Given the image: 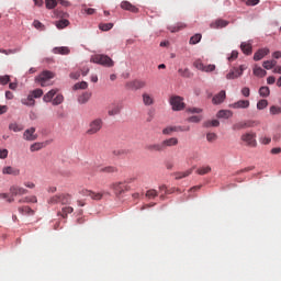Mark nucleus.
I'll list each match as a JSON object with an SVG mask.
<instances>
[{
    "label": "nucleus",
    "instance_id": "f257e3e1",
    "mask_svg": "<svg viewBox=\"0 0 281 281\" xmlns=\"http://www.w3.org/2000/svg\"><path fill=\"white\" fill-rule=\"evenodd\" d=\"M53 78H56V74L49 70L42 71L37 77H35V82H38L41 87H49L52 82H49Z\"/></svg>",
    "mask_w": 281,
    "mask_h": 281
},
{
    "label": "nucleus",
    "instance_id": "f03ea898",
    "mask_svg": "<svg viewBox=\"0 0 281 281\" xmlns=\"http://www.w3.org/2000/svg\"><path fill=\"white\" fill-rule=\"evenodd\" d=\"M91 63H94L95 65H102L103 67H113L115 65V61L109 55L103 54H97L91 57Z\"/></svg>",
    "mask_w": 281,
    "mask_h": 281
},
{
    "label": "nucleus",
    "instance_id": "7ed1b4c3",
    "mask_svg": "<svg viewBox=\"0 0 281 281\" xmlns=\"http://www.w3.org/2000/svg\"><path fill=\"white\" fill-rule=\"evenodd\" d=\"M103 124L104 123L102 122V119H94L93 121H91L89 123L86 134L98 135V133H100V131H102Z\"/></svg>",
    "mask_w": 281,
    "mask_h": 281
},
{
    "label": "nucleus",
    "instance_id": "20e7f679",
    "mask_svg": "<svg viewBox=\"0 0 281 281\" xmlns=\"http://www.w3.org/2000/svg\"><path fill=\"white\" fill-rule=\"evenodd\" d=\"M241 142L249 146L250 148H256L258 146V142L256 140V133L247 132L240 136Z\"/></svg>",
    "mask_w": 281,
    "mask_h": 281
},
{
    "label": "nucleus",
    "instance_id": "39448f33",
    "mask_svg": "<svg viewBox=\"0 0 281 281\" xmlns=\"http://www.w3.org/2000/svg\"><path fill=\"white\" fill-rule=\"evenodd\" d=\"M145 87H146V81L142 79H134L125 83V88L128 89L130 91H139V89H145Z\"/></svg>",
    "mask_w": 281,
    "mask_h": 281
},
{
    "label": "nucleus",
    "instance_id": "423d86ee",
    "mask_svg": "<svg viewBox=\"0 0 281 281\" xmlns=\"http://www.w3.org/2000/svg\"><path fill=\"white\" fill-rule=\"evenodd\" d=\"M169 102L173 111H183V109H186V103L183 102V98L179 95L171 97Z\"/></svg>",
    "mask_w": 281,
    "mask_h": 281
},
{
    "label": "nucleus",
    "instance_id": "0eeeda50",
    "mask_svg": "<svg viewBox=\"0 0 281 281\" xmlns=\"http://www.w3.org/2000/svg\"><path fill=\"white\" fill-rule=\"evenodd\" d=\"M245 69H247L245 65L239 66V68L235 67L231 69L229 72L226 75V80H236V78H240Z\"/></svg>",
    "mask_w": 281,
    "mask_h": 281
},
{
    "label": "nucleus",
    "instance_id": "6e6552de",
    "mask_svg": "<svg viewBox=\"0 0 281 281\" xmlns=\"http://www.w3.org/2000/svg\"><path fill=\"white\" fill-rule=\"evenodd\" d=\"M111 190H113L114 194L116 196H120V194H124L126 190H128V187L125 182H114L110 186Z\"/></svg>",
    "mask_w": 281,
    "mask_h": 281
},
{
    "label": "nucleus",
    "instance_id": "1a4fd4ad",
    "mask_svg": "<svg viewBox=\"0 0 281 281\" xmlns=\"http://www.w3.org/2000/svg\"><path fill=\"white\" fill-rule=\"evenodd\" d=\"M190 131V126H168L162 130V135H172V133H183Z\"/></svg>",
    "mask_w": 281,
    "mask_h": 281
},
{
    "label": "nucleus",
    "instance_id": "9d476101",
    "mask_svg": "<svg viewBox=\"0 0 281 281\" xmlns=\"http://www.w3.org/2000/svg\"><path fill=\"white\" fill-rule=\"evenodd\" d=\"M229 25V21L217 19L211 22L210 27L211 30H223V27H227Z\"/></svg>",
    "mask_w": 281,
    "mask_h": 281
},
{
    "label": "nucleus",
    "instance_id": "9b49d317",
    "mask_svg": "<svg viewBox=\"0 0 281 281\" xmlns=\"http://www.w3.org/2000/svg\"><path fill=\"white\" fill-rule=\"evenodd\" d=\"M161 144H162V150H167L168 148H172V146H178L179 138L177 137L166 138L165 140L161 142Z\"/></svg>",
    "mask_w": 281,
    "mask_h": 281
},
{
    "label": "nucleus",
    "instance_id": "f8f14e48",
    "mask_svg": "<svg viewBox=\"0 0 281 281\" xmlns=\"http://www.w3.org/2000/svg\"><path fill=\"white\" fill-rule=\"evenodd\" d=\"M10 193L12 196H23V194H27V189L20 186H12L10 188Z\"/></svg>",
    "mask_w": 281,
    "mask_h": 281
},
{
    "label": "nucleus",
    "instance_id": "ddd939ff",
    "mask_svg": "<svg viewBox=\"0 0 281 281\" xmlns=\"http://www.w3.org/2000/svg\"><path fill=\"white\" fill-rule=\"evenodd\" d=\"M80 194L82 196H91L93 199V201H100V200H102V196H104V194H102V193H95V192L87 190V189L81 190Z\"/></svg>",
    "mask_w": 281,
    "mask_h": 281
},
{
    "label": "nucleus",
    "instance_id": "4468645a",
    "mask_svg": "<svg viewBox=\"0 0 281 281\" xmlns=\"http://www.w3.org/2000/svg\"><path fill=\"white\" fill-rule=\"evenodd\" d=\"M2 175H11L12 177H19L21 175V170L16 167L7 166L2 168Z\"/></svg>",
    "mask_w": 281,
    "mask_h": 281
},
{
    "label": "nucleus",
    "instance_id": "2eb2a0df",
    "mask_svg": "<svg viewBox=\"0 0 281 281\" xmlns=\"http://www.w3.org/2000/svg\"><path fill=\"white\" fill-rule=\"evenodd\" d=\"M146 150L149 153H164V145L162 143H154L146 145Z\"/></svg>",
    "mask_w": 281,
    "mask_h": 281
},
{
    "label": "nucleus",
    "instance_id": "dca6fc26",
    "mask_svg": "<svg viewBox=\"0 0 281 281\" xmlns=\"http://www.w3.org/2000/svg\"><path fill=\"white\" fill-rule=\"evenodd\" d=\"M121 8L122 10H126L127 12H133V14H137V12H139V9L128 1H122Z\"/></svg>",
    "mask_w": 281,
    "mask_h": 281
},
{
    "label": "nucleus",
    "instance_id": "f3484780",
    "mask_svg": "<svg viewBox=\"0 0 281 281\" xmlns=\"http://www.w3.org/2000/svg\"><path fill=\"white\" fill-rule=\"evenodd\" d=\"M254 126V122H238L233 125V131H243L244 128H251Z\"/></svg>",
    "mask_w": 281,
    "mask_h": 281
},
{
    "label": "nucleus",
    "instance_id": "a211bd4d",
    "mask_svg": "<svg viewBox=\"0 0 281 281\" xmlns=\"http://www.w3.org/2000/svg\"><path fill=\"white\" fill-rule=\"evenodd\" d=\"M142 98H143V104L145 106H153V104H155V97H153V94L148 92H144L142 94Z\"/></svg>",
    "mask_w": 281,
    "mask_h": 281
},
{
    "label": "nucleus",
    "instance_id": "6ab92c4d",
    "mask_svg": "<svg viewBox=\"0 0 281 281\" xmlns=\"http://www.w3.org/2000/svg\"><path fill=\"white\" fill-rule=\"evenodd\" d=\"M249 100H239L235 103L229 104L231 109H249Z\"/></svg>",
    "mask_w": 281,
    "mask_h": 281
},
{
    "label": "nucleus",
    "instance_id": "aec40b11",
    "mask_svg": "<svg viewBox=\"0 0 281 281\" xmlns=\"http://www.w3.org/2000/svg\"><path fill=\"white\" fill-rule=\"evenodd\" d=\"M34 133H36V128L34 127L26 130L23 134L24 139H26V142H34V139H36V135Z\"/></svg>",
    "mask_w": 281,
    "mask_h": 281
},
{
    "label": "nucleus",
    "instance_id": "412c9836",
    "mask_svg": "<svg viewBox=\"0 0 281 281\" xmlns=\"http://www.w3.org/2000/svg\"><path fill=\"white\" fill-rule=\"evenodd\" d=\"M226 93L224 90L220 91L216 95L213 97V104H223L225 102Z\"/></svg>",
    "mask_w": 281,
    "mask_h": 281
},
{
    "label": "nucleus",
    "instance_id": "4be33fe9",
    "mask_svg": "<svg viewBox=\"0 0 281 281\" xmlns=\"http://www.w3.org/2000/svg\"><path fill=\"white\" fill-rule=\"evenodd\" d=\"M269 52V48H260L258 52L255 53L254 60H262L265 56H268Z\"/></svg>",
    "mask_w": 281,
    "mask_h": 281
},
{
    "label": "nucleus",
    "instance_id": "5701e85b",
    "mask_svg": "<svg viewBox=\"0 0 281 281\" xmlns=\"http://www.w3.org/2000/svg\"><path fill=\"white\" fill-rule=\"evenodd\" d=\"M58 93V88L49 90L46 94H44L43 100L44 102H53L54 95Z\"/></svg>",
    "mask_w": 281,
    "mask_h": 281
},
{
    "label": "nucleus",
    "instance_id": "b1692460",
    "mask_svg": "<svg viewBox=\"0 0 281 281\" xmlns=\"http://www.w3.org/2000/svg\"><path fill=\"white\" fill-rule=\"evenodd\" d=\"M53 52L54 54H60L61 56H68V54L71 53V50L67 46L55 47Z\"/></svg>",
    "mask_w": 281,
    "mask_h": 281
},
{
    "label": "nucleus",
    "instance_id": "393cba45",
    "mask_svg": "<svg viewBox=\"0 0 281 281\" xmlns=\"http://www.w3.org/2000/svg\"><path fill=\"white\" fill-rule=\"evenodd\" d=\"M233 115H234V112H232L231 110H220L217 112V117L224 119V120H229V117H232Z\"/></svg>",
    "mask_w": 281,
    "mask_h": 281
},
{
    "label": "nucleus",
    "instance_id": "a878e982",
    "mask_svg": "<svg viewBox=\"0 0 281 281\" xmlns=\"http://www.w3.org/2000/svg\"><path fill=\"white\" fill-rule=\"evenodd\" d=\"M193 171H194V168H191L183 172H176L173 173V177H176V180L186 179V177H190V175H192Z\"/></svg>",
    "mask_w": 281,
    "mask_h": 281
},
{
    "label": "nucleus",
    "instance_id": "bb28decb",
    "mask_svg": "<svg viewBox=\"0 0 281 281\" xmlns=\"http://www.w3.org/2000/svg\"><path fill=\"white\" fill-rule=\"evenodd\" d=\"M240 49L244 54H246V56L251 55V44L247 43V42H243L240 44Z\"/></svg>",
    "mask_w": 281,
    "mask_h": 281
},
{
    "label": "nucleus",
    "instance_id": "cd10ccee",
    "mask_svg": "<svg viewBox=\"0 0 281 281\" xmlns=\"http://www.w3.org/2000/svg\"><path fill=\"white\" fill-rule=\"evenodd\" d=\"M88 100H91V92H83L78 97L79 104H87Z\"/></svg>",
    "mask_w": 281,
    "mask_h": 281
},
{
    "label": "nucleus",
    "instance_id": "c85d7f7f",
    "mask_svg": "<svg viewBox=\"0 0 281 281\" xmlns=\"http://www.w3.org/2000/svg\"><path fill=\"white\" fill-rule=\"evenodd\" d=\"M23 125L19 123H10L9 124V131H13V133H21L23 131Z\"/></svg>",
    "mask_w": 281,
    "mask_h": 281
},
{
    "label": "nucleus",
    "instance_id": "c756f323",
    "mask_svg": "<svg viewBox=\"0 0 281 281\" xmlns=\"http://www.w3.org/2000/svg\"><path fill=\"white\" fill-rule=\"evenodd\" d=\"M22 104L25 106H34L36 104V101L34 100V97L29 94L26 99H22Z\"/></svg>",
    "mask_w": 281,
    "mask_h": 281
},
{
    "label": "nucleus",
    "instance_id": "7c9ffc66",
    "mask_svg": "<svg viewBox=\"0 0 281 281\" xmlns=\"http://www.w3.org/2000/svg\"><path fill=\"white\" fill-rule=\"evenodd\" d=\"M100 172H104L105 175H113V172H117V167L108 166L99 169Z\"/></svg>",
    "mask_w": 281,
    "mask_h": 281
},
{
    "label": "nucleus",
    "instance_id": "2f4dec72",
    "mask_svg": "<svg viewBox=\"0 0 281 281\" xmlns=\"http://www.w3.org/2000/svg\"><path fill=\"white\" fill-rule=\"evenodd\" d=\"M254 75L258 76L259 78H265V76H267V70L262 69V67L256 66L254 68Z\"/></svg>",
    "mask_w": 281,
    "mask_h": 281
},
{
    "label": "nucleus",
    "instance_id": "473e14b6",
    "mask_svg": "<svg viewBox=\"0 0 281 281\" xmlns=\"http://www.w3.org/2000/svg\"><path fill=\"white\" fill-rule=\"evenodd\" d=\"M210 172H212V167L210 166L200 167L196 170V175H200V176L210 175Z\"/></svg>",
    "mask_w": 281,
    "mask_h": 281
},
{
    "label": "nucleus",
    "instance_id": "72a5a7b5",
    "mask_svg": "<svg viewBox=\"0 0 281 281\" xmlns=\"http://www.w3.org/2000/svg\"><path fill=\"white\" fill-rule=\"evenodd\" d=\"M57 30H65V27L69 26V20H59L55 22Z\"/></svg>",
    "mask_w": 281,
    "mask_h": 281
},
{
    "label": "nucleus",
    "instance_id": "f704fd0d",
    "mask_svg": "<svg viewBox=\"0 0 281 281\" xmlns=\"http://www.w3.org/2000/svg\"><path fill=\"white\" fill-rule=\"evenodd\" d=\"M70 201L71 195L65 193L59 194V203H61V205H67V203H69Z\"/></svg>",
    "mask_w": 281,
    "mask_h": 281
},
{
    "label": "nucleus",
    "instance_id": "c9c22d12",
    "mask_svg": "<svg viewBox=\"0 0 281 281\" xmlns=\"http://www.w3.org/2000/svg\"><path fill=\"white\" fill-rule=\"evenodd\" d=\"M20 214H27L29 216L34 215V210H32L30 206H22L19 207Z\"/></svg>",
    "mask_w": 281,
    "mask_h": 281
},
{
    "label": "nucleus",
    "instance_id": "e433bc0d",
    "mask_svg": "<svg viewBox=\"0 0 281 281\" xmlns=\"http://www.w3.org/2000/svg\"><path fill=\"white\" fill-rule=\"evenodd\" d=\"M63 102H65V97H63V94H57L53 101H52V104L54 106H58V104H63Z\"/></svg>",
    "mask_w": 281,
    "mask_h": 281
},
{
    "label": "nucleus",
    "instance_id": "4c0bfd02",
    "mask_svg": "<svg viewBox=\"0 0 281 281\" xmlns=\"http://www.w3.org/2000/svg\"><path fill=\"white\" fill-rule=\"evenodd\" d=\"M276 65H278V61L272 59V60L263 61L262 67L265 69H273V67H276Z\"/></svg>",
    "mask_w": 281,
    "mask_h": 281
},
{
    "label": "nucleus",
    "instance_id": "58836bf2",
    "mask_svg": "<svg viewBox=\"0 0 281 281\" xmlns=\"http://www.w3.org/2000/svg\"><path fill=\"white\" fill-rule=\"evenodd\" d=\"M19 52H21V48H13V49L0 48V54H4L5 56H10L11 54H19Z\"/></svg>",
    "mask_w": 281,
    "mask_h": 281
},
{
    "label": "nucleus",
    "instance_id": "ea45409f",
    "mask_svg": "<svg viewBox=\"0 0 281 281\" xmlns=\"http://www.w3.org/2000/svg\"><path fill=\"white\" fill-rule=\"evenodd\" d=\"M89 88V83H87V81H81V82H77L74 86V91H78L80 89H88Z\"/></svg>",
    "mask_w": 281,
    "mask_h": 281
},
{
    "label": "nucleus",
    "instance_id": "a19ab883",
    "mask_svg": "<svg viewBox=\"0 0 281 281\" xmlns=\"http://www.w3.org/2000/svg\"><path fill=\"white\" fill-rule=\"evenodd\" d=\"M74 212V207H71V206H64L63 209H61V216H63V218H67V215H69V214H71Z\"/></svg>",
    "mask_w": 281,
    "mask_h": 281
},
{
    "label": "nucleus",
    "instance_id": "79ce46f5",
    "mask_svg": "<svg viewBox=\"0 0 281 281\" xmlns=\"http://www.w3.org/2000/svg\"><path fill=\"white\" fill-rule=\"evenodd\" d=\"M201 38H203V36L201 34L196 33L195 35H193L190 38L189 43H190V45H196V43H201Z\"/></svg>",
    "mask_w": 281,
    "mask_h": 281
},
{
    "label": "nucleus",
    "instance_id": "37998d69",
    "mask_svg": "<svg viewBox=\"0 0 281 281\" xmlns=\"http://www.w3.org/2000/svg\"><path fill=\"white\" fill-rule=\"evenodd\" d=\"M270 93L271 91L269 90V87H261L259 89V94L261 95V98H269Z\"/></svg>",
    "mask_w": 281,
    "mask_h": 281
},
{
    "label": "nucleus",
    "instance_id": "c03bdc74",
    "mask_svg": "<svg viewBox=\"0 0 281 281\" xmlns=\"http://www.w3.org/2000/svg\"><path fill=\"white\" fill-rule=\"evenodd\" d=\"M99 29L102 30V32H109V30H113V23H101L99 24Z\"/></svg>",
    "mask_w": 281,
    "mask_h": 281
},
{
    "label": "nucleus",
    "instance_id": "a18cd8bd",
    "mask_svg": "<svg viewBox=\"0 0 281 281\" xmlns=\"http://www.w3.org/2000/svg\"><path fill=\"white\" fill-rule=\"evenodd\" d=\"M178 74L180 75V76H182V78H190V76H192V74L190 72V69H188V68H180L179 70H178Z\"/></svg>",
    "mask_w": 281,
    "mask_h": 281
},
{
    "label": "nucleus",
    "instance_id": "49530a36",
    "mask_svg": "<svg viewBox=\"0 0 281 281\" xmlns=\"http://www.w3.org/2000/svg\"><path fill=\"white\" fill-rule=\"evenodd\" d=\"M47 10H54L58 5V0H45Z\"/></svg>",
    "mask_w": 281,
    "mask_h": 281
},
{
    "label": "nucleus",
    "instance_id": "de8ad7c7",
    "mask_svg": "<svg viewBox=\"0 0 281 281\" xmlns=\"http://www.w3.org/2000/svg\"><path fill=\"white\" fill-rule=\"evenodd\" d=\"M58 203H60L59 194L53 195V196L49 198V200H48V204H49V205H58Z\"/></svg>",
    "mask_w": 281,
    "mask_h": 281
},
{
    "label": "nucleus",
    "instance_id": "09e8293b",
    "mask_svg": "<svg viewBox=\"0 0 281 281\" xmlns=\"http://www.w3.org/2000/svg\"><path fill=\"white\" fill-rule=\"evenodd\" d=\"M269 105V102L265 99H261L260 101H258L257 103V109L259 111H262V109H267V106Z\"/></svg>",
    "mask_w": 281,
    "mask_h": 281
},
{
    "label": "nucleus",
    "instance_id": "8fccbe9b",
    "mask_svg": "<svg viewBox=\"0 0 281 281\" xmlns=\"http://www.w3.org/2000/svg\"><path fill=\"white\" fill-rule=\"evenodd\" d=\"M43 148V143L32 144L30 147L31 153H36Z\"/></svg>",
    "mask_w": 281,
    "mask_h": 281
},
{
    "label": "nucleus",
    "instance_id": "3c124183",
    "mask_svg": "<svg viewBox=\"0 0 281 281\" xmlns=\"http://www.w3.org/2000/svg\"><path fill=\"white\" fill-rule=\"evenodd\" d=\"M19 203H37V199L34 195L31 198L26 196V198L20 200Z\"/></svg>",
    "mask_w": 281,
    "mask_h": 281
},
{
    "label": "nucleus",
    "instance_id": "603ef678",
    "mask_svg": "<svg viewBox=\"0 0 281 281\" xmlns=\"http://www.w3.org/2000/svg\"><path fill=\"white\" fill-rule=\"evenodd\" d=\"M221 122H218V120H213V121H206L204 123L205 128H210V126H220Z\"/></svg>",
    "mask_w": 281,
    "mask_h": 281
},
{
    "label": "nucleus",
    "instance_id": "864d4df0",
    "mask_svg": "<svg viewBox=\"0 0 281 281\" xmlns=\"http://www.w3.org/2000/svg\"><path fill=\"white\" fill-rule=\"evenodd\" d=\"M33 26L35 27V30H41L42 32H45V24H42L38 20L33 21Z\"/></svg>",
    "mask_w": 281,
    "mask_h": 281
},
{
    "label": "nucleus",
    "instance_id": "5fc2aeb1",
    "mask_svg": "<svg viewBox=\"0 0 281 281\" xmlns=\"http://www.w3.org/2000/svg\"><path fill=\"white\" fill-rule=\"evenodd\" d=\"M193 66L195 67V69H199L200 71H203L205 69V65H203V61H201V59H196L193 63Z\"/></svg>",
    "mask_w": 281,
    "mask_h": 281
},
{
    "label": "nucleus",
    "instance_id": "6e6d98bb",
    "mask_svg": "<svg viewBox=\"0 0 281 281\" xmlns=\"http://www.w3.org/2000/svg\"><path fill=\"white\" fill-rule=\"evenodd\" d=\"M30 94L34 98H42L43 97V89H35L30 92Z\"/></svg>",
    "mask_w": 281,
    "mask_h": 281
},
{
    "label": "nucleus",
    "instance_id": "4d7b16f0",
    "mask_svg": "<svg viewBox=\"0 0 281 281\" xmlns=\"http://www.w3.org/2000/svg\"><path fill=\"white\" fill-rule=\"evenodd\" d=\"M122 111V106L115 105L112 110H109V115H119V113Z\"/></svg>",
    "mask_w": 281,
    "mask_h": 281
},
{
    "label": "nucleus",
    "instance_id": "13d9d810",
    "mask_svg": "<svg viewBox=\"0 0 281 281\" xmlns=\"http://www.w3.org/2000/svg\"><path fill=\"white\" fill-rule=\"evenodd\" d=\"M206 139L210 143L216 142V139H218V135H216V133H207L206 134Z\"/></svg>",
    "mask_w": 281,
    "mask_h": 281
},
{
    "label": "nucleus",
    "instance_id": "bf43d9fd",
    "mask_svg": "<svg viewBox=\"0 0 281 281\" xmlns=\"http://www.w3.org/2000/svg\"><path fill=\"white\" fill-rule=\"evenodd\" d=\"M147 199H155L158 196L157 190L150 189L146 192Z\"/></svg>",
    "mask_w": 281,
    "mask_h": 281
},
{
    "label": "nucleus",
    "instance_id": "052dcab7",
    "mask_svg": "<svg viewBox=\"0 0 281 281\" xmlns=\"http://www.w3.org/2000/svg\"><path fill=\"white\" fill-rule=\"evenodd\" d=\"M270 113H271V115H280V113H281V108H280V106L272 105V106L270 108Z\"/></svg>",
    "mask_w": 281,
    "mask_h": 281
},
{
    "label": "nucleus",
    "instance_id": "680f3d73",
    "mask_svg": "<svg viewBox=\"0 0 281 281\" xmlns=\"http://www.w3.org/2000/svg\"><path fill=\"white\" fill-rule=\"evenodd\" d=\"M201 120H202L201 116L194 115V116L189 117L188 122H191L193 124H199V122H201Z\"/></svg>",
    "mask_w": 281,
    "mask_h": 281
},
{
    "label": "nucleus",
    "instance_id": "e2e57ef3",
    "mask_svg": "<svg viewBox=\"0 0 281 281\" xmlns=\"http://www.w3.org/2000/svg\"><path fill=\"white\" fill-rule=\"evenodd\" d=\"M8 82H10V76L5 75V76H0V85H8Z\"/></svg>",
    "mask_w": 281,
    "mask_h": 281
},
{
    "label": "nucleus",
    "instance_id": "0e129e2a",
    "mask_svg": "<svg viewBox=\"0 0 281 281\" xmlns=\"http://www.w3.org/2000/svg\"><path fill=\"white\" fill-rule=\"evenodd\" d=\"M241 94L244 95V98H249V95H251V90H249L248 87H244L241 89Z\"/></svg>",
    "mask_w": 281,
    "mask_h": 281
},
{
    "label": "nucleus",
    "instance_id": "69168bd1",
    "mask_svg": "<svg viewBox=\"0 0 281 281\" xmlns=\"http://www.w3.org/2000/svg\"><path fill=\"white\" fill-rule=\"evenodd\" d=\"M69 78H71V80H78V78H80V71L70 72Z\"/></svg>",
    "mask_w": 281,
    "mask_h": 281
},
{
    "label": "nucleus",
    "instance_id": "338daca9",
    "mask_svg": "<svg viewBox=\"0 0 281 281\" xmlns=\"http://www.w3.org/2000/svg\"><path fill=\"white\" fill-rule=\"evenodd\" d=\"M214 69H216V66L211 64V65L204 66L203 71L210 72V71H214Z\"/></svg>",
    "mask_w": 281,
    "mask_h": 281
},
{
    "label": "nucleus",
    "instance_id": "774afa93",
    "mask_svg": "<svg viewBox=\"0 0 281 281\" xmlns=\"http://www.w3.org/2000/svg\"><path fill=\"white\" fill-rule=\"evenodd\" d=\"M8 158V149H0V159Z\"/></svg>",
    "mask_w": 281,
    "mask_h": 281
}]
</instances>
